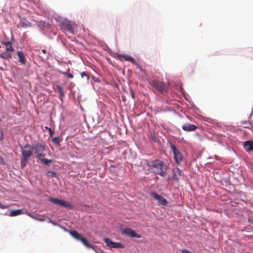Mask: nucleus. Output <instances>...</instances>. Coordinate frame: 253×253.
<instances>
[{
  "label": "nucleus",
  "mask_w": 253,
  "mask_h": 253,
  "mask_svg": "<svg viewBox=\"0 0 253 253\" xmlns=\"http://www.w3.org/2000/svg\"><path fill=\"white\" fill-rule=\"evenodd\" d=\"M149 169L156 174L165 177L167 174L169 167L166 163L163 161L156 159L148 164Z\"/></svg>",
  "instance_id": "nucleus-1"
},
{
  "label": "nucleus",
  "mask_w": 253,
  "mask_h": 253,
  "mask_svg": "<svg viewBox=\"0 0 253 253\" xmlns=\"http://www.w3.org/2000/svg\"><path fill=\"white\" fill-rule=\"evenodd\" d=\"M32 147L33 148V150H34L35 153L37 155L39 159L43 162L46 165H48L52 161L51 160L47 159H42V157L45 156L44 154H42V152L46 150V147L44 145L41 143H37L35 145L32 146Z\"/></svg>",
  "instance_id": "nucleus-2"
},
{
  "label": "nucleus",
  "mask_w": 253,
  "mask_h": 253,
  "mask_svg": "<svg viewBox=\"0 0 253 253\" xmlns=\"http://www.w3.org/2000/svg\"><path fill=\"white\" fill-rule=\"evenodd\" d=\"M75 26L76 24L74 22L67 19L63 20L60 25L62 30L68 31L72 34L75 32Z\"/></svg>",
  "instance_id": "nucleus-5"
},
{
  "label": "nucleus",
  "mask_w": 253,
  "mask_h": 253,
  "mask_svg": "<svg viewBox=\"0 0 253 253\" xmlns=\"http://www.w3.org/2000/svg\"><path fill=\"white\" fill-rule=\"evenodd\" d=\"M173 173L172 178L176 181H178L180 176L182 175V171L179 168H173L172 169Z\"/></svg>",
  "instance_id": "nucleus-12"
},
{
  "label": "nucleus",
  "mask_w": 253,
  "mask_h": 253,
  "mask_svg": "<svg viewBox=\"0 0 253 253\" xmlns=\"http://www.w3.org/2000/svg\"><path fill=\"white\" fill-rule=\"evenodd\" d=\"M149 84L163 94L167 92L169 86L168 84L156 80H152L150 81L149 82Z\"/></svg>",
  "instance_id": "nucleus-4"
},
{
  "label": "nucleus",
  "mask_w": 253,
  "mask_h": 253,
  "mask_svg": "<svg viewBox=\"0 0 253 253\" xmlns=\"http://www.w3.org/2000/svg\"><path fill=\"white\" fill-rule=\"evenodd\" d=\"M33 148L29 144L26 145L23 149H22V155L24 161L26 162L29 160L30 157L32 155Z\"/></svg>",
  "instance_id": "nucleus-7"
},
{
  "label": "nucleus",
  "mask_w": 253,
  "mask_h": 253,
  "mask_svg": "<svg viewBox=\"0 0 253 253\" xmlns=\"http://www.w3.org/2000/svg\"><path fill=\"white\" fill-rule=\"evenodd\" d=\"M122 233L128 235L131 238H140L141 236L137 234L134 230L130 228H125L123 229Z\"/></svg>",
  "instance_id": "nucleus-11"
},
{
  "label": "nucleus",
  "mask_w": 253,
  "mask_h": 253,
  "mask_svg": "<svg viewBox=\"0 0 253 253\" xmlns=\"http://www.w3.org/2000/svg\"><path fill=\"white\" fill-rule=\"evenodd\" d=\"M248 221L249 222L253 223V217L249 218Z\"/></svg>",
  "instance_id": "nucleus-30"
},
{
  "label": "nucleus",
  "mask_w": 253,
  "mask_h": 253,
  "mask_svg": "<svg viewBox=\"0 0 253 253\" xmlns=\"http://www.w3.org/2000/svg\"><path fill=\"white\" fill-rule=\"evenodd\" d=\"M4 163L3 159L0 156V164H3Z\"/></svg>",
  "instance_id": "nucleus-31"
},
{
  "label": "nucleus",
  "mask_w": 253,
  "mask_h": 253,
  "mask_svg": "<svg viewBox=\"0 0 253 253\" xmlns=\"http://www.w3.org/2000/svg\"><path fill=\"white\" fill-rule=\"evenodd\" d=\"M42 159H45V158H44V157H42Z\"/></svg>",
  "instance_id": "nucleus-33"
},
{
  "label": "nucleus",
  "mask_w": 253,
  "mask_h": 253,
  "mask_svg": "<svg viewBox=\"0 0 253 253\" xmlns=\"http://www.w3.org/2000/svg\"><path fill=\"white\" fill-rule=\"evenodd\" d=\"M17 53L19 58V61L21 64L23 65L26 64V60L24 52L22 51H18Z\"/></svg>",
  "instance_id": "nucleus-16"
},
{
  "label": "nucleus",
  "mask_w": 253,
  "mask_h": 253,
  "mask_svg": "<svg viewBox=\"0 0 253 253\" xmlns=\"http://www.w3.org/2000/svg\"><path fill=\"white\" fill-rule=\"evenodd\" d=\"M52 141L55 144H59L61 142V139L59 136L54 137H52Z\"/></svg>",
  "instance_id": "nucleus-22"
},
{
  "label": "nucleus",
  "mask_w": 253,
  "mask_h": 253,
  "mask_svg": "<svg viewBox=\"0 0 253 253\" xmlns=\"http://www.w3.org/2000/svg\"><path fill=\"white\" fill-rule=\"evenodd\" d=\"M56 88L57 89V91L59 93L60 97H64V96H65L64 92V91H63L62 88L61 87V86H60L59 85H57L56 86Z\"/></svg>",
  "instance_id": "nucleus-20"
},
{
  "label": "nucleus",
  "mask_w": 253,
  "mask_h": 253,
  "mask_svg": "<svg viewBox=\"0 0 253 253\" xmlns=\"http://www.w3.org/2000/svg\"><path fill=\"white\" fill-rule=\"evenodd\" d=\"M48 201L55 204H57L66 208L70 207L71 206L70 203L66 202L62 200H59L55 198H49L48 199Z\"/></svg>",
  "instance_id": "nucleus-10"
},
{
  "label": "nucleus",
  "mask_w": 253,
  "mask_h": 253,
  "mask_svg": "<svg viewBox=\"0 0 253 253\" xmlns=\"http://www.w3.org/2000/svg\"><path fill=\"white\" fill-rule=\"evenodd\" d=\"M42 52L43 54H45V55H41V57L43 59H47L48 58V54H46V50L45 49H42ZM40 54H41V53L40 52Z\"/></svg>",
  "instance_id": "nucleus-25"
},
{
  "label": "nucleus",
  "mask_w": 253,
  "mask_h": 253,
  "mask_svg": "<svg viewBox=\"0 0 253 253\" xmlns=\"http://www.w3.org/2000/svg\"><path fill=\"white\" fill-rule=\"evenodd\" d=\"M182 128L185 131H193L197 128V126L193 124L185 123L182 125Z\"/></svg>",
  "instance_id": "nucleus-13"
},
{
  "label": "nucleus",
  "mask_w": 253,
  "mask_h": 253,
  "mask_svg": "<svg viewBox=\"0 0 253 253\" xmlns=\"http://www.w3.org/2000/svg\"><path fill=\"white\" fill-rule=\"evenodd\" d=\"M119 57L124 60L130 61L133 64L136 63V60L134 58L127 55H120Z\"/></svg>",
  "instance_id": "nucleus-17"
},
{
  "label": "nucleus",
  "mask_w": 253,
  "mask_h": 253,
  "mask_svg": "<svg viewBox=\"0 0 253 253\" xmlns=\"http://www.w3.org/2000/svg\"><path fill=\"white\" fill-rule=\"evenodd\" d=\"M242 124L244 125L243 127L245 128H250L252 126L251 124L247 121L242 123Z\"/></svg>",
  "instance_id": "nucleus-26"
},
{
  "label": "nucleus",
  "mask_w": 253,
  "mask_h": 253,
  "mask_svg": "<svg viewBox=\"0 0 253 253\" xmlns=\"http://www.w3.org/2000/svg\"><path fill=\"white\" fill-rule=\"evenodd\" d=\"M170 148L174 155V158L177 164H180L183 160V156L180 151L178 150L174 144L170 143Z\"/></svg>",
  "instance_id": "nucleus-6"
},
{
  "label": "nucleus",
  "mask_w": 253,
  "mask_h": 253,
  "mask_svg": "<svg viewBox=\"0 0 253 253\" xmlns=\"http://www.w3.org/2000/svg\"><path fill=\"white\" fill-rule=\"evenodd\" d=\"M181 252L182 253H191V252L185 249L182 250Z\"/></svg>",
  "instance_id": "nucleus-29"
},
{
  "label": "nucleus",
  "mask_w": 253,
  "mask_h": 253,
  "mask_svg": "<svg viewBox=\"0 0 253 253\" xmlns=\"http://www.w3.org/2000/svg\"><path fill=\"white\" fill-rule=\"evenodd\" d=\"M243 147L248 152L253 151V141L252 140H247L245 141L243 144Z\"/></svg>",
  "instance_id": "nucleus-14"
},
{
  "label": "nucleus",
  "mask_w": 253,
  "mask_h": 253,
  "mask_svg": "<svg viewBox=\"0 0 253 253\" xmlns=\"http://www.w3.org/2000/svg\"><path fill=\"white\" fill-rule=\"evenodd\" d=\"M169 179H170V178H168V181H169Z\"/></svg>",
  "instance_id": "nucleus-34"
},
{
  "label": "nucleus",
  "mask_w": 253,
  "mask_h": 253,
  "mask_svg": "<svg viewBox=\"0 0 253 253\" xmlns=\"http://www.w3.org/2000/svg\"><path fill=\"white\" fill-rule=\"evenodd\" d=\"M3 139V134L1 130L0 131V140H2Z\"/></svg>",
  "instance_id": "nucleus-28"
},
{
  "label": "nucleus",
  "mask_w": 253,
  "mask_h": 253,
  "mask_svg": "<svg viewBox=\"0 0 253 253\" xmlns=\"http://www.w3.org/2000/svg\"><path fill=\"white\" fill-rule=\"evenodd\" d=\"M23 213V212L22 210L19 209V210H13L10 212L9 216H16L18 215H20Z\"/></svg>",
  "instance_id": "nucleus-18"
},
{
  "label": "nucleus",
  "mask_w": 253,
  "mask_h": 253,
  "mask_svg": "<svg viewBox=\"0 0 253 253\" xmlns=\"http://www.w3.org/2000/svg\"><path fill=\"white\" fill-rule=\"evenodd\" d=\"M2 44L5 46V51L0 53V58L4 60H9L12 58V54L14 51L12 43L11 42H3Z\"/></svg>",
  "instance_id": "nucleus-3"
},
{
  "label": "nucleus",
  "mask_w": 253,
  "mask_h": 253,
  "mask_svg": "<svg viewBox=\"0 0 253 253\" xmlns=\"http://www.w3.org/2000/svg\"><path fill=\"white\" fill-rule=\"evenodd\" d=\"M80 74L82 78H85L87 82H88V80L89 79V76L88 74H87L85 72H83L81 73Z\"/></svg>",
  "instance_id": "nucleus-23"
},
{
  "label": "nucleus",
  "mask_w": 253,
  "mask_h": 253,
  "mask_svg": "<svg viewBox=\"0 0 253 253\" xmlns=\"http://www.w3.org/2000/svg\"><path fill=\"white\" fill-rule=\"evenodd\" d=\"M46 129H47L49 131V135L51 137H53L54 132L52 131L51 128L45 127Z\"/></svg>",
  "instance_id": "nucleus-27"
},
{
  "label": "nucleus",
  "mask_w": 253,
  "mask_h": 253,
  "mask_svg": "<svg viewBox=\"0 0 253 253\" xmlns=\"http://www.w3.org/2000/svg\"><path fill=\"white\" fill-rule=\"evenodd\" d=\"M21 22L22 25L25 27H29L31 25V23L25 18L22 19L21 20Z\"/></svg>",
  "instance_id": "nucleus-21"
},
{
  "label": "nucleus",
  "mask_w": 253,
  "mask_h": 253,
  "mask_svg": "<svg viewBox=\"0 0 253 253\" xmlns=\"http://www.w3.org/2000/svg\"><path fill=\"white\" fill-rule=\"evenodd\" d=\"M151 196H152L155 199L157 200L158 202L163 206H166L168 204V202L164 197L161 195L158 194L156 192L153 191L150 193Z\"/></svg>",
  "instance_id": "nucleus-9"
},
{
  "label": "nucleus",
  "mask_w": 253,
  "mask_h": 253,
  "mask_svg": "<svg viewBox=\"0 0 253 253\" xmlns=\"http://www.w3.org/2000/svg\"><path fill=\"white\" fill-rule=\"evenodd\" d=\"M104 241L106 243V246L110 248H124V246L119 242H113L109 238H104Z\"/></svg>",
  "instance_id": "nucleus-8"
},
{
  "label": "nucleus",
  "mask_w": 253,
  "mask_h": 253,
  "mask_svg": "<svg viewBox=\"0 0 253 253\" xmlns=\"http://www.w3.org/2000/svg\"><path fill=\"white\" fill-rule=\"evenodd\" d=\"M0 208L3 209V207L1 205V203H0Z\"/></svg>",
  "instance_id": "nucleus-32"
},
{
  "label": "nucleus",
  "mask_w": 253,
  "mask_h": 253,
  "mask_svg": "<svg viewBox=\"0 0 253 253\" xmlns=\"http://www.w3.org/2000/svg\"><path fill=\"white\" fill-rule=\"evenodd\" d=\"M60 73L62 74H63L65 76H66L68 78L73 79L74 78V76L68 72H63V71H60Z\"/></svg>",
  "instance_id": "nucleus-24"
},
{
  "label": "nucleus",
  "mask_w": 253,
  "mask_h": 253,
  "mask_svg": "<svg viewBox=\"0 0 253 253\" xmlns=\"http://www.w3.org/2000/svg\"><path fill=\"white\" fill-rule=\"evenodd\" d=\"M63 228L65 231L68 232L69 234L76 240L80 241L82 237L81 235L76 230H68L64 227H63Z\"/></svg>",
  "instance_id": "nucleus-15"
},
{
  "label": "nucleus",
  "mask_w": 253,
  "mask_h": 253,
  "mask_svg": "<svg viewBox=\"0 0 253 253\" xmlns=\"http://www.w3.org/2000/svg\"><path fill=\"white\" fill-rule=\"evenodd\" d=\"M80 241H81L83 244L87 248H89L92 247V246L89 244L88 241L84 237H82Z\"/></svg>",
  "instance_id": "nucleus-19"
}]
</instances>
